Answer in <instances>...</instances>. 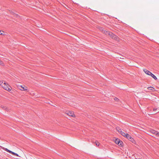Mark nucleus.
I'll return each mask as SVG.
<instances>
[{
    "label": "nucleus",
    "instance_id": "f03ea898",
    "mask_svg": "<svg viewBox=\"0 0 159 159\" xmlns=\"http://www.w3.org/2000/svg\"><path fill=\"white\" fill-rule=\"evenodd\" d=\"M100 30H102L103 32V33L105 34H106L107 35V34L111 38L114 39L116 40H117V37L114 34H113L111 32H108L107 31L103 30V29L102 28H101Z\"/></svg>",
    "mask_w": 159,
    "mask_h": 159
},
{
    "label": "nucleus",
    "instance_id": "f3484780",
    "mask_svg": "<svg viewBox=\"0 0 159 159\" xmlns=\"http://www.w3.org/2000/svg\"><path fill=\"white\" fill-rule=\"evenodd\" d=\"M95 144L96 145L98 146L99 145V143L98 141H96Z\"/></svg>",
    "mask_w": 159,
    "mask_h": 159
},
{
    "label": "nucleus",
    "instance_id": "a211bd4d",
    "mask_svg": "<svg viewBox=\"0 0 159 159\" xmlns=\"http://www.w3.org/2000/svg\"><path fill=\"white\" fill-rule=\"evenodd\" d=\"M114 99L116 101V102H118L119 100V99L117 98H115Z\"/></svg>",
    "mask_w": 159,
    "mask_h": 159
},
{
    "label": "nucleus",
    "instance_id": "423d86ee",
    "mask_svg": "<svg viewBox=\"0 0 159 159\" xmlns=\"http://www.w3.org/2000/svg\"><path fill=\"white\" fill-rule=\"evenodd\" d=\"M19 87L21 88H19V89L21 91H27L28 88L25 85H20L19 86Z\"/></svg>",
    "mask_w": 159,
    "mask_h": 159
},
{
    "label": "nucleus",
    "instance_id": "4468645a",
    "mask_svg": "<svg viewBox=\"0 0 159 159\" xmlns=\"http://www.w3.org/2000/svg\"><path fill=\"white\" fill-rule=\"evenodd\" d=\"M117 131L120 134L122 130L119 128H116Z\"/></svg>",
    "mask_w": 159,
    "mask_h": 159
},
{
    "label": "nucleus",
    "instance_id": "0eeeda50",
    "mask_svg": "<svg viewBox=\"0 0 159 159\" xmlns=\"http://www.w3.org/2000/svg\"><path fill=\"white\" fill-rule=\"evenodd\" d=\"M125 137L127 138L129 140H130L133 143L134 141V139L131 137V136L129 134H126V135H125Z\"/></svg>",
    "mask_w": 159,
    "mask_h": 159
},
{
    "label": "nucleus",
    "instance_id": "2eb2a0df",
    "mask_svg": "<svg viewBox=\"0 0 159 159\" xmlns=\"http://www.w3.org/2000/svg\"><path fill=\"white\" fill-rule=\"evenodd\" d=\"M0 65H2V66H4V65L3 62L1 60H0Z\"/></svg>",
    "mask_w": 159,
    "mask_h": 159
},
{
    "label": "nucleus",
    "instance_id": "9b49d317",
    "mask_svg": "<svg viewBox=\"0 0 159 159\" xmlns=\"http://www.w3.org/2000/svg\"><path fill=\"white\" fill-rule=\"evenodd\" d=\"M120 134L124 137H125V135H126V134L124 133L123 131H122L120 132Z\"/></svg>",
    "mask_w": 159,
    "mask_h": 159
},
{
    "label": "nucleus",
    "instance_id": "7ed1b4c3",
    "mask_svg": "<svg viewBox=\"0 0 159 159\" xmlns=\"http://www.w3.org/2000/svg\"><path fill=\"white\" fill-rule=\"evenodd\" d=\"M2 149H3L4 150H5L7 152H9V153H11V154H12V155H15L16 156H17V157H20V156H19V155L18 154H17V153H16L14 152H13L9 150H8V149L7 148H5L4 147H2Z\"/></svg>",
    "mask_w": 159,
    "mask_h": 159
},
{
    "label": "nucleus",
    "instance_id": "412c9836",
    "mask_svg": "<svg viewBox=\"0 0 159 159\" xmlns=\"http://www.w3.org/2000/svg\"><path fill=\"white\" fill-rule=\"evenodd\" d=\"M11 13H12V14H14V13L13 12H11Z\"/></svg>",
    "mask_w": 159,
    "mask_h": 159
},
{
    "label": "nucleus",
    "instance_id": "dca6fc26",
    "mask_svg": "<svg viewBox=\"0 0 159 159\" xmlns=\"http://www.w3.org/2000/svg\"><path fill=\"white\" fill-rule=\"evenodd\" d=\"M148 89H150L151 90H152L153 89H154V88L152 87H148Z\"/></svg>",
    "mask_w": 159,
    "mask_h": 159
},
{
    "label": "nucleus",
    "instance_id": "20e7f679",
    "mask_svg": "<svg viewBox=\"0 0 159 159\" xmlns=\"http://www.w3.org/2000/svg\"><path fill=\"white\" fill-rule=\"evenodd\" d=\"M65 113L67 115L70 116H71L74 118H75V116L74 114V112L72 111H66V112Z\"/></svg>",
    "mask_w": 159,
    "mask_h": 159
},
{
    "label": "nucleus",
    "instance_id": "39448f33",
    "mask_svg": "<svg viewBox=\"0 0 159 159\" xmlns=\"http://www.w3.org/2000/svg\"><path fill=\"white\" fill-rule=\"evenodd\" d=\"M115 143L118 145L119 146H122V142L121 141H120V139H116L115 140Z\"/></svg>",
    "mask_w": 159,
    "mask_h": 159
},
{
    "label": "nucleus",
    "instance_id": "f8f14e48",
    "mask_svg": "<svg viewBox=\"0 0 159 159\" xmlns=\"http://www.w3.org/2000/svg\"><path fill=\"white\" fill-rule=\"evenodd\" d=\"M120 134L124 137H125V135H126V134L124 133L123 131H122L120 132Z\"/></svg>",
    "mask_w": 159,
    "mask_h": 159
},
{
    "label": "nucleus",
    "instance_id": "9d476101",
    "mask_svg": "<svg viewBox=\"0 0 159 159\" xmlns=\"http://www.w3.org/2000/svg\"><path fill=\"white\" fill-rule=\"evenodd\" d=\"M150 75H151L155 80H156L157 79V77L152 73V74H151Z\"/></svg>",
    "mask_w": 159,
    "mask_h": 159
},
{
    "label": "nucleus",
    "instance_id": "f257e3e1",
    "mask_svg": "<svg viewBox=\"0 0 159 159\" xmlns=\"http://www.w3.org/2000/svg\"><path fill=\"white\" fill-rule=\"evenodd\" d=\"M0 85L5 90L8 91L11 90V88L9 84L3 81H0Z\"/></svg>",
    "mask_w": 159,
    "mask_h": 159
},
{
    "label": "nucleus",
    "instance_id": "6e6552de",
    "mask_svg": "<svg viewBox=\"0 0 159 159\" xmlns=\"http://www.w3.org/2000/svg\"><path fill=\"white\" fill-rule=\"evenodd\" d=\"M149 132L150 133L152 134L153 135H155L156 136H157V134H158V132L156 131L153 130H150Z\"/></svg>",
    "mask_w": 159,
    "mask_h": 159
},
{
    "label": "nucleus",
    "instance_id": "ddd939ff",
    "mask_svg": "<svg viewBox=\"0 0 159 159\" xmlns=\"http://www.w3.org/2000/svg\"><path fill=\"white\" fill-rule=\"evenodd\" d=\"M0 35H4V32L2 30H0Z\"/></svg>",
    "mask_w": 159,
    "mask_h": 159
},
{
    "label": "nucleus",
    "instance_id": "aec40b11",
    "mask_svg": "<svg viewBox=\"0 0 159 159\" xmlns=\"http://www.w3.org/2000/svg\"><path fill=\"white\" fill-rule=\"evenodd\" d=\"M157 137H159V132H158V134H157Z\"/></svg>",
    "mask_w": 159,
    "mask_h": 159
},
{
    "label": "nucleus",
    "instance_id": "1a4fd4ad",
    "mask_svg": "<svg viewBox=\"0 0 159 159\" xmlns=\"http://www.w3.org/2000/svg\"><path fill=\"white\" fill-rule=\"evenodd\" d=\"M143 71L145 73V74H146L148 75H150L152 74L151 72L150 71H149L146 69H143Z\"/></svg>",
    "mask_w": 159,
    "mask_h": 159
},
{
    "label": "nucleus",
    "instance_id": "6ab92c4d",
    "mask_svg": "<svg viewBox=\"0 0 159 159\" xmlns=\"http://www.w3.org/2000/svg\"><path fill=\"white\" fill-rule=\"evenodd\" d=\"M157 110V108H154V109H153V110L154 111H156V110Z\"/></svg>",
    "mask_w": 159,
    "mask_h": 159
}]
</instances>
